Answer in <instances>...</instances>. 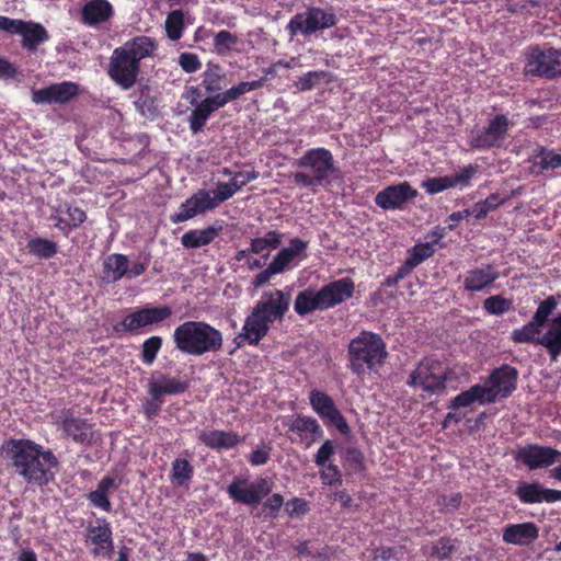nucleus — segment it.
I'll use <instances>...</instances> for the list:
<instances>
[{
  "mask_svg": "<svg viewBox=\"0 0 561 561\" xmlns=\"http://www.w3.org/2000/svg\"><path fill=\"white\" fill-rule=\"evenodd\" d=\"M290 304V294H285L280 289L263 293L243 322L241 331L234 337L237 347H241L243 344L257 346L268 334L273 324L277 320H283Z\"/></svg>",
  "mask_w": 561,
  "mask_h": 561,
  "instance_id": "nucleus-1",
  "label": "nucleus"
},
{
  "mask_svg": "<svg viewBox=\"0 0 561 561\" xmlns=\"http://www.w3.org/2000/svg\"><path fill=\"white\" fill-rule=\"evenodd\" d=\"M157 44L147 35L128 39L112 51L108 59L107 77L123 90H129L140 75L142 59L153 55Z\"/></svg>",
  "mask_w": 561,
  "mask_h": 561,
  "instance_id": "nucleus-2",
  "label": "nucleus"
},
{
  "mask_svg": "<svg viewBox=\"0 0 561 561\" xmlns=\"http://www.w3.org/2000/svg\"><path fill=\"white\" fill-rule=\"evenodd\" d=\"M5 451L12 460L15 472L28 483L46 484L47 470L58 467V459L51 450L44 451L31 439L11 438L7 442Z\"/></svg>",
  "mask_w": 561,
  "mask_h": 561,
  "instance_id": "nucleus-3",
  "label": "nucleus"
},
{
  "mask_svg": "<svg viewBox=\"0 0 561 561\" xmlns=\"http://www.w3.org/2000/svg\"><path fill=\"white\" fill-rule=\"evenodd\" d=\"M388 357L387 345L378 333L363 330L347 345V369L363 378L381 368Z\"/></svg>",
  "mask_w": 561,
  "mask_h": 561,
  "instance_id": "nucleus-4",
  "label": "nucleus"
},
{
  "mask_svg": "<svg viewBox=\"0 0 561 561\" xmlns=\"http://www.w3.org/2000/svg\"><path fill=\"white\" fill-rule=\"evenodd\" d=\"M174 347L190 356L217 353L222 347V333L205 321H186L174 328Z\"/></svg>",
  "mask_w": 561,
  "mask_h": 561,
  "instance_id": "nucleus-5",
  "label": "nucleus"
},
{
  "mask_svg": "<svg viewBox=\"0 0 561 561\" xmlns=\"http://www.w3.org/2000/svg\"><path fill=\"white\" fill-rule=\"evenodd\" d=\"M295 164L301 169L294 173V182L300 187L316 188L340 173L334 156L324 147L306 150Z\"/></svg>",
  "mask_w": 561,
  "mask_h": 561,
  "instance_id": "nucleus-6",
  "label": "nucleus"
},
{
  "mask_svg": "<svg viewBox=\"0 0 561 561\" xmlns=\"http://www.w3.org/2000/svg\"><path fill=\"white\" fill-rule=\"evenodd\" d=\"M339 16L333 9H322L319 7H307L301 13H295L285 31L290 37L313 36L319 32L336 26Z\"/></svg>",
  "mask_w": 561,
  "mask_h": 561,
  "instance_id": "nucleus-7",
  "label": "nucleus"
},
{
  "mask_svg": "<svg viewBox=\"0 0 561 561\" xmlns=\"http://www.w3.org/2000/svg\"><path fill=\"white\" fill-rule=\"evenodd\" d=\"M448 378V368L444 363L433 356H427L421 359L411 371L407 385L430 393H437L446 389Z\"/></svg>",
  "mask_w": 561,
  "mask_h": 561,
  "instance_id": "nucleus-8",
  "label": "nucleus"
},
{
  "mask_svg": "<svg viewBox=\"0 0 561 561\" xmlns=\"http://www.w3.org/2000/svg\"><path fill=\"white\" fill-rule=\"evenodd\" d=\"M0 31L11 36H21V47L30 53H36L39 45L50 39L46 28L41 23L32 20L0 15Z\"/></svg>",
  "mask_w": 561,
  "mask_h": 561,
  "instance_id": "nucleus-9",
  "label": "nucleus"
},
{
  "mask_svg": "<svg viewBox=\"0 0 561 561\" xmlns=\"http://www.w3.org/2000/svg\"><path fill=\"white\" fill-rule=\"evenodd\" d=\"M54 424L62 432L64 437L76 444L90 447L95 443L94 424L77 415L73 409H62L54 415Z\"/></svg>",
  "mask_w": 561,
  "mask_h": 561,
  "instance_id": "nucleus-10",
  "label": "nucleus"
},
{
  "mask_svg": "<svg viewBox=\"0 0 561 561\" xmlns=\"http://www.w3.org/2000/svg\"><path fill=\"white\" fill-rule=\"evenodd\" d=\"M526 75L554 79L561 77V49L535 46L528 50Z\"/></svg>",
  "mask_w": 561,
  "mask_h": 561,
  "instance_id": "nucleus-11",
  "label": "nucleus"
},
{
  "mask_svg": "<svg viewBox=\"0 0 561 561\" xmlns=\"http://www.w3.org/2000/svg\"><path fill=\"white\" fill-rule=\"evenodd\" d=\"M273 481L268 478H259L249 484L247 479L234 478L227 488V494L234 502L248 506H256L271 494Z\"/></svg>",
  "mask_w": 561,
  "mask_h": 561,
  "instance_id": "nucleus-12",
  "label": "nucleus"
},
{
  "mask_svg": "<svg viewBox=\"0 0 561 561\" xmlns=\"http://www.w3.org/2000/svg\"><path fill=\"white\" fill-rule=\"evenodd\" d=\"M172 316V308L168 305L150 306L138 308L122 320L116 331L138 332L141 328L158 325Z\"/></svg>",
  "mask_w": 561,
  "mask_h": 561,
  "instance_id": "nucleus-13",
  "label": "nucleus"
},
{
  "mask_svg": "<svg viewBox=\"0 0 561 561\" xmlns=\"http://www.w3.org/2000/svg\"><path fill=\"white\" fill-rule=\"evenodd\" d=\"M518 370L511 365H502L494 368L486 381H484V390H486L488 403H494L499 398H507L517 388Z\"/></svg>",
  "mask_w": 561,
  "mask_h": 561,
  "instance_id": "nucleus-14",
  "label": "nucleus"
},
{
  "mask_svg": "<svg viewBox=\"0 0 561 561\" xmlns=\"http://www.w3.org/2000/svg\"><path fill=\"white\" fill-rule=\"evenodd\" d=\"M515 460L530 471L538 469H546L554 466L556 463L561 465V451L549 446H541L538 444H528L520 447L515 451Z\"/></svg>",
  "mask_w": 561,
  "mask_h": 561,
  "instance_id": "nucleus-15",
  "label": "nucleus"
},
{
  "mask_svg": "<svg viewBox=\"0 0 561 561\" xmlns=\"http://www.w3.org/2000/svg\"><path fill=\"white\" fill-rule=\"evenodd\" d=\"M216 207H218V204L213 197V192L199 188L178 207V211L170 216V222H186L198 215L214 210Z\"/></svg>",
  "mask_w": 561,
  "mask_h": 561,
  "instance_id": "nucleus-16",
  "label": "nucleus"
},
{
  "mask_svg": "<svg viewBox=\"0 0 561 561\" xmlns=\"http://www.w3.org/2000/svg\"><path fill=\"white\" fill-rule=\"evenodd\" d=\"M512 123L505 115H496L490 119L484 128L478 130L470 139L472 148L478 150H489L500 147L510 131Z\"/></svg>",
  "mask_w": 561,
  "mask_h": 561,
  "instance_id": "nucleus-17",
  "label": "nucleus"
},
{
  "mask_svg": "<svg viewBox=\"0 0 561 561\" xmlns=\"http://www.w3.org/2000/svg\"><path fill=\"white\" fill-rule=\"evenodd\" d=\"M309 404L314 412L330 424L335 426L340 433L346 435L350 433V426L342 412L336 408L334 400L324 391L313 389L309 392Z\"/></svg>",
  "mask_w": 561,
  "mask_h": 561,
  "instance_id": "nucleus-18",
  "label": "nucleus"
},
{
  "mask_svg": "<svg viewBox=\"0 0 561 561\" xmlns=\"http://www.w3.org/2000/svg\"><path fill=\"white\" fill-rule=\"evenodd\" d=\"M85 543L93 546L92 556L110 557L115 548L111 525L105 517H98L85 528Z\"/></svg>",
  "mask_w": 561,
  "mask_h": 561,
  "instance_id": "nucleus-19",
  "label": "nucleus"
},
{
  "mask_svg": "<svg viewBox=\"0 0 561 561\" xmlns=\"http://www.w3.org/2000/svg\"><path fill=\"white\" fill-rule=\"evenodd\" d=\"M79 84L73 81H61L48 87L33 90L32 101L35 104H66L79 95Z\"/></svg>",
  "mask_w": 561,
  "mask_h": 561,
  "instance_id": "nucleus-20",
  "label": "nucleus"
},
{
  "mask_svg": "<svg viewBox=\"0 0 561 561\" xmlns=\"http://www.w3.org/2000/svg\"><path fill=\"white\" fill-rule=\"evenodd\" d=\"M416 195V190L408 181H403L399 184L388 185L377 193L374 203L385 210L402 209Z\"/></svg>",
  "mask_w": 561,
  "mask_h": 561,
  "instance_id": "nucleus-21",
  "label": "nucleus"
},
{
  "mask_svg": "<svg viewBox=\"0 0 561 561\" xmlns=\"http://www.w3.org/2000/svg\"><path fill=\"white\" fill-rule=\"evenodd\" d=\"M500 273L492 263H483L469 268L462 276V288L469 293L484 291L492 288L499 279Z\"/></svg>",
  "mask_w": 561,
  "mask_h": 561,
  "instance_id": "nucleus-22",
  "label": "nucleus"
},
{
  "mask_svg": "<svg viewBox=\"0 0 561 561\" xmlns=\"http://www.w3.org/2000/svg\"><path fill=\"white\" fill-rule=\"evenodd\" d=\"M287 427L294 434L290 437L291 442L302 444L306 448H309L323 435V430L313 416L298 414L287 424Z\"/></svg>",
  "mask_w": 561,
  "mask_h": 561,
  "instance_id": "nucleus-23",
  "label": "nucleus"
},
{
  "mask_svg": "<svg viewBox=\"0 0 561 561\" xmlns=\"http://www.w3.org/2000/svg\"><path fill=\"white\" fill-rule=\"evenodd\" d=\"M317 293L323 309L327 310L348 300L354 294V283L350 277H344L323 285Z\"/></svg>",
  "mask_w": 561,
  "mask_h": 561,
  "instance_id": "nucleus-24",
  "label": "nucleus"
},
{
  "mask_svg": "<svg viewBox=\"0 0 561 561\" xmlns=\"http://www.w3.org/2000/svg\"><path fill=\"white\" fill-rule=\"evenodd\" d=\"M243 437L233 431L210 430L203 431L198 440L209 449L221 451L236 448L243 442Z\"/></svg>",
  "mask_w": 561,
  "mask_h": 561,
  "instance_id": "nucleus-25",
  "label": "nucleus"
},
{
  "mask_svg": "<svg viewBox=\"0 0 561 561\" xmlns=\"http://www.w3.org/2000/svg\"><path fill=\"white\" fill-rule=\"evenodd\" d=\"M190 387L188 381L180 378L171 377L167 374L154 373L149 380V394L154 396H173L185 392Z\"/></svg>",
  "mask_w": 561,
  "mask_h": 561,
  "instance_id": "nucleus-26",
  "label": "nucleus"
},
{
  "mask_svg": "<svg viewBox=\"0 0 561 561\" xmlns=\"http://www.w3.org/2000/svg\"><path fill=\"white\" fill-rule=\"evenodd\" d=\"M539 537V528L533 522L511 524L503 529L502 540L516 546L531 545Z\"/></svg>",
  "mask_w": 561,
  "mask_h": 561,
  "instance_id": "nucleus-27",
  "label": "nucleus"
},
{
  "mask_svg": "<svg viewBox=\"0 0 561 561\" xmlns=\"http://www.w3.org/2000/svg\"><path fill=\"white\" fill-rule=\"evenodd\" d=\"M538 345L546 348L550 362L559 360L561 356V312L549 320L546 331L540 335Z\"/></svg>",
  "mask_w": 561,
  "mask_h": 561,
  "instance_id": "nucleus-28",
  "label": "nucleus"
},
{
  "mask_svg": "<svg viewBox=\"0 0 561 561\" xmlns=\"http://www.w3.org/2000/svg\"><path fill=\"white\" fill-rule=\"evenodd\" d=\"M192 107L193 110L187 118L192 135H197L203 131L211 115L220 108L213 96H205L201 103Z\"/></svg>",
  "mask_w": 561,
  "mask_h": 561,
  "instance_id": "nucleus-29",
  "label": "nucleus"
},
{
  "mask_svg": "<svg viewBox=\"0 0 561 561\" xmlns=\"http://www.w3.org/2000/svg\"><path fill=\"white\" fill-rule=\"evenodd\" d=\"M128 259L122 253H112L102 262L101 280L104 284H115L126 277Z\"/></svg>",
  "mask_w": 561,
  "mask_h": 561,
  "instance_id": "nucleus-30",
  "label": "nucleus"
},
{
  "mask_svg": "<svg viewBox=\"0 0 561 561\" xmlns=\"http://www.w3.org/2000/svg\"><path fill=\"white\" fill-rule=\"evenodd\" d=\"M160 92L149 85L139 89V95L134 102L139 114L148 119H154L160 114Z\"/></svg>",
  "mask_w": 561,
  "mask_h": 561,
  "instance_id": "nucleus-31",
  "label": "nucleus"
},
{
  "mask_svg": "<svg viewBox=\"0 0 561 561\" xmlns=\"http://www.w3.org/2000/svg\"><path fill=\"white\" fill-rule=\"evenodd\" d=\"M113 14L107 0H89L81 10V20L85 25L94 26L106 22Z\"/></svg>",
  "mask_w": 561,
  "mask_h": 561,
  "instance_id": "nucleus-32",
  "label": "nucleus"
},
{
  "mask_svg": "<svg viewBox=\"0 0 561 561\" xmlns=\"http://www.w3.org/2000/svg\"><path fill=\"white\" fill-rule=\"evenodd\" d=\"M265 77H261L252 81H241L238 84L232 85L230 89H227L225 92L211 95V98L216 101L219 107H225L229 102L241 98L243 94L259 90L263 87Z\"/></svg>",
  "mask_w": 561,
  "mask_h": 561,
  "instance_id": "nucleus-33",
  "label": "nucleus"
},
{
  "mask_svg": "<svg viewBox=\"0 0 561 561\" xmlns=\"http://www.w3.org/2000/svg\"><path fill=\"white\" fill-rule=\"evenodd\" d=\"M221 231L220 226L210 225L204 229H191L183 234L181 243L186 249L208 245L216 240Z\"/></svg>",
  "mask_w": 561,
  "mask_h": 561,
  "instance_id": "nucleus-34",
  "label": "nucleus"
},
{
  "mask_svg": "<svg viewBox=\"0 0 561 561\" xmlns=\"http://www.w3.org/2000/svg\"><path fill=\"white\" fill-rule=\"evenodd\" d=\"M457 538L450 536H440L435 541L424 545L422 552L424 556L438 561L450 559L457 551Z\"/></svg>",
  "mask_w": 561,
  "mask_h": 561,
  "instance_id": "nucleus-35",
  "label": "nucleus"
},
{
  "mask_svg": "<svg viewBox=\"0 0 561 561\" xmlns=\"http://www.w3.org/2000/svg\"><path fill=\"white\" fill-rule=\"evenodd\" d=\"M486 398L488 396L485 394L484 387L481 385H474L454 397L448 408L456 411L461 408H470L474 402H479L480 404H489L485 400Z\"/></svg>",
  "mask_w": 561,
  "mask_h": 561,
  "instance_id": "nucleus-36",
  "label": "nucleus"
},
{
  "mask_svg": "<svg viewBox=\"0 0 561 561\" xmlns=\"http://www.w3.org/2000/svg\"><path fill=\"white\" fill-rule=\"evenodd\" d=\"M294 309L300 317H305L316 310H324L317 290L312 288H306L298 293Z\"/></svg>",
  "mask_w": 561,
  "mask_h": 561,
  "instance_id": "nucleus-37",
  "label": "nucleus"
},
{
  "mask_svg": "<svg viewBox=\"0 0 561 561\" xmlns=\"http://www.w3.org/2000/svg\"><path fill=\"white\" fill-rule=\"evenodd\" d=\"M194 476L192 463L185 458H175L171 465L170 481L174 486L188 485Z\"/></svg>",
  "mask_w": 561,
  "mask_h": 561,
  "instance_id": "nucleus-38",
  "label": "nucleus"
},
{
  "mask_svg": "<svg viewBox=\"0 0 561 561\" xmlns=\"http://www.w3.org/2000/svg\"><path fill=\"white\" fill-rule=\"evenodd\" d=\"M542 328L531 319L525 325L514 329L511 339L515 344L538 345Z\"/></svg>",
  "mask_w": 561,
  "mask_h": 561,
  "instance_id": "nucleus-39",
  "label": "nucleus"
},
{
  "mask_svg": "<svg viewBox=\"0 0 561 561\" xmlns=\"http://www.w3.org/2000/svg\"><path fill=\"white\" fill-rule=\"evenodd\" d=\"M283 234L277 230H270L262 238H255L250 245V252L262 254L263 257L270 255L271 250L276 249L282 243Z\"/></svg>",
  "mask_w": 561,
  "mask_h": 561,
  "instance_id": "nucleus-40",
  "label": "nucleus"
},
{
  "mask_svg": "<svg viewBox=\"0 0 561 561\" xmlns=\"http://www.w3.org/2000/svg\"><path fill=\"white\" fill-rule=\"evenodd\" d=\"M202 87L208 96L220 93L226 75L219 65L209 66L202 76Z\"/></svg>",
  "mask_w": 561,
  "mask_h": 561,
  "instance_id": "nucleus-41",
  "label": "nucleus"
},
{
  "mask_svg": "<svg viewBox=\"0 0 561 561\" xmlns=\"http://www.w3.org/2000/svg\"><path fill=\"white\" fill-rule=\"evenodd\" d=\"M27 251L41 260H49L57 254L58 247L56 242L50 240L34 238L28 241Z\"/></svg>",
  "mask_w": 561,
  "mask_h": 561,
  "instance_id": "nucleus-42",
  "label": "nucleus"
},
{
  "mask_svg": "<svg viewBox=\"0 0 561 561\" xmlns=\"http://www.w3.org/2000/svg\"><path fill=\"white\" fill-rule=\"evenodd\" d=\"M238 41L237 35L227 30H221L213 37L214 53L217 56H231L232 49Z\"/></svg>",
  "mask_w": 561,
  "mask_h": 561,
  "instance_id": "nucleus-43",
  "label": "nucleus"
},
{
  "mask_svg": "<svg viewBox=\"0 0 561 561\" xmlns=\"http://www.w3.org/2000/svg\"><path fill=\"white\" fill-rule=\"evenodd\" d=\"M343 466L347 473H359L365 470V457L360 449L356 447H347L344 449Z\"/></svg>",
  "mask_w": 561,
  "mask_h": 561,
  "instance_id": "nucleus-44",
  "label": "nucleus"
},
{
  "mask_svg": "<svg viewBox=\"0 0 561 561\" xmlns=\"http://www.w3.org/2000/svg\"><path fill=\"white\" fill-rule=\"evenodd\" d=\"M185 28L184 13L182 10H174L167 15L165 32L171 41H178L183 36Z\"/></svg>",
  "mask_w": 561,
  "mask_h": 561,
  "instance_id": "nucleus-45",
  "label": "nucleus"
},
{
  "mask_svg": "<svg viewBox=\"0 0 561 561\" xmlns=\"http://www.w3.org/2000/svg\"><path fill=\"white\" fill-rule=\"evenodd\" d=\"M542 485L539 482H520L516 488L515 494L522 503H540Z\"/></svg>",
  "mask_w": 561,
  "mask_h": 561,
  "instance_id": "nucleus-46",
  "label": "nucleus"
},
{
  "mask_svg": "<svg viewBox=\"0 0 561 561\" xmlns=\"http://www.w3.org/2000/svg\"><path fill=\"white\" fill-rule=\"evenodd\" d=\"M482 307L490 314L502 316L513 308V301L502 295H494L484 299Z\"/></svg>",
  "mask_w": 561,
  "mask_h": 561,
  "instance_id": "nucleus-47",
  "label": "nucleus"
},
{
  "mask_svg": "<svg viewBox=\"0 0 561 561\" xmlns=\"http://www.w3.org/2000/svg\"><path fill=\"white\" fill-rule=\"evenodd\" d=\"M330 80V73L327 71H309L302 77L298 78L296 87L299 91L306 92L313 90L322 81L328 82Z\"/></svg>",
  "mask_w": 561,
  "mask_h": 561,
  "instance_id": "nucleus-48",
  "label": "nucleus"
},
{
  "mask_svg": "<svg viewBox=\"0 0 561 561\" xmlns=\"http://www.w3.org/2000/svg\"><path fill=\"white\" fill-rule=\"evenodd\" d=\"M163 345V340L159 335H152L145 340L141 346V360L146 365H151L159 352L161 351V347Z\"/></svg>",
  "mask_w": 561,
  "mask_h": 561,
  "instance_id": "nucleus-49",
  "label": "nucleus"
},
{
  "mask_svg": "<svg viewBox=\"0 0 561 561\" xmlns=\"http://www.w3.org/2000/svg\"><path fill=\"white\" fill-rule=\"evenodd\" d=\"M559 306V301L556 296H548L545 300H542L533 317V320L545 327L548 323V318L550 314L554 312L557 307Z\"/></svg>",
  "mask_w": 561,
  "mask_h": 561,
  "instance_id": "nucleus-50",
  "label": "nucleus"
},
{
  "mask_svg": "<svg viewBox=\"0 0 561 561\" xmlns=\"http://www.w3.org/2000/svg\"><path fill=\"white\" fill-rule=\"evenodd\" d=\"M434 253L435 248L433 243H415L409 250V256L407 259L417 266L433 256Z\"/></svg>",
  "mask_w": 561,
  "mask_h": 561,
  "instance_id": "nucleus-51",
  "label": "nucleus"
},
{
  "mask_svg": "<svg viewBox=\"0 0 561 561\" xmlns=\"http://www.w3.org/2000/svg\"><path fill=\"white\" fill-rule=\"evenodd\" d=\"M536 159L535 164L542 170H556L561 167V154L553 150L541 148Z\"/></svg>",
  "mask_w": 561,
  "mask_h": 561,
  "instance_id": "nucleus-52",
  "label": "nucleus"
},
{
  "mask_svg": "<svg viewBox=\"0 0 561 561\" xmlns=\"http://www.w3.org/2000/svg\"><path fill=\"white\" fill-rule=\"evenodd\" d=\"M320 479L324 485L328 486H340L342 485V472L339 467L334 463H328L325 467H321Z\"/></svg>",
  "mask_w": 561,
  "mask_h": 561,
  "instance_id": "nucleus-53",
  "label": "nucleus"
},
{
  "mask_svg": "<svg viewBox=\"0 0 561 561\" xmlns=\"http://www.w3.org/2000/svg\"><path fill=\"white\" fill-rule=\"evenodd\" d=\"M422 186L430 195H435L453 187L449 176L431 178L423 182Z\"/></svg>",
  "mask_w": 561,
  "mask_h": 561,
  "instance_id": "nucleus-54",
  "label": "nucleus"
},
{
  "mask_svg": "<svg viewBox=\"0 0 561 561\" xmlns=\"http://www.w3.org/2000/svg\"><path fill=\"white\" fill-rule=\"evenodd\" d=\"M501 203H502V201H500V197L497 194H491L483 202H478L474 206L476 218L477 219L484 218L491 211L495 210L500 206Z\"/></svg>",
  "mask_w": 561,
  "mask_h": 561,
  "instance_id": "nucleus-55",
  "label": "nucleus"
},
{
  "mask_svg": "<svg viewBox=\"0 0 561 561\" xmlns=\"http://www.w3.org/2000/svg\"><path fill=\"white\" fill-rule=\"evenodd\" d=\"M478 172V165L477 164H469L465 167L462 170L457 172L455 175L449 176L453 182V187L456 185H459L461 187H467L470 185L473 176Z\"/></svg>",
  "mask_w": 561,
  "mask_h": 561,
  "instance_id": "nucleus-56",
  "label": "nucleus"
},
{
  "mask_svg": "<svg viewBox=\"0 0 561 561\" xmlns=\"http://www.w3.org/2000/svg\"><path fill=\"white\" fill-rule=\"evenodd\" d=\"M308 512V503L302 497L295 496L285 503V513L290 517L304 516Z\"/></svg>",
  "mask_w": 561,
  "mask_h": 561,
  "instance_id": "nucleus-57",
  "label": "nucleus"
},
{
  "mask_svg": "<svg viewBox=\"0 0 561 561\" xmlns=\"http://www.w3.org/2000/svg\"><path fill=\"white\" fill-rule=\"evenodd\" d=\"M259 176L260 173L254 169L250 171H239L232 175L230 183L232 187L236 188L237 193L239 190L242 188V186L247 185L251 181H256Z\"/></svg>",
  "mask_w": 561,
  "mask_h": 561,
  "instance_id": "nucleus-58",
  "label": "nucleus"
},
{
  "mask_svg": "<svg viewBox=\"0 0 561 561\" xmlns=\"http://www.w3.org/2000/svg\"><path fill=\"white\" fill-rule=\"evenodd\" d=\"M335 455V445L332 440L327 439L314 456V463L318 467H325L331 457Z\"/></svg>",
  "mask_w": 561,
  "mask_h": 561,
  "instance_id": "nucleus-59",
  "label": "nucleus"
},
{
  "mask_svg": "<svg viewBox=\"0 0 561 561\" xmlns=\"http://www.w3.org/2000/svg\"><path fill=\"white\" fill-rule=\"evenodd\" d=\"M211 192L215 202L219 205L229 201L236 194V188L232 187L230 182L219 181Z\"/></svg>",
  "mask_w": 561,
  "mask_h": 561,
  "instance_id": "nucleus-60",
  "label": "nucleus"
},
{
  "mask_svg": "<svg viewBox=\"0 0 561 561\" xmlns=\"http://www.w3.org/2000/svg\"><path fill=\"white\" fill-rule=\"evenodd\" d=\"M178 64H180L183 71L186 73H194L203 66L198 56L191 53L181 54L180 59H178Z\"/></svg>",
  "mask_w": 561,
  "mask_h": 561,
  "instance_id": "nucleus-61",
  "label": "nucleus"
},
{
  "mask_svg": "<svg viewBox=\"0 0 561 561\" xmlns=\"http://www.w3.org/2000/svg\"><path fill=\"white\" fill-rule=\"evenodd\" d=\"M87 499L91 505L96 508L102 510L105 513H110L112 511V505L108 499V494L101 493L99 491H93L87 494Z\"/></svg>",
  "mask_w": 561,
  "mask_h": 561,
  "instance_id": "nucleus-62",
  "label": "nucleus"
},
{
  "mask_svg": "<svg viewBox=\"0 0 561 561\" xmlns=\"http://www.w3.org/2000/svg\"><path fill=\"white\" fill-rule=\"evenodd\" d=\"M271 453L272 447L263 446L252 450L248 457V460L253 467L263 466L270 461Z\"/></svg>",
  "mask_w": 561,
  "mask_h": 561,
  "instance_id": "nucleus-63",
  "label": "nucleus"
},
{
  "mask_svg": "<svg viewBox=\"0 0 561 561\" xmlns=\"http://www.w3.org/2000/svg\"><path fill=\"white\" fill-rule=\"evenodd\" d=\"M283 505V495L280 493H273L263 502V511L268 513L270 516L276 517Z\"/></svg>",
  "mask_w": 561,
  "mask_h": 561,
  "instance_id": "nucleus-64",
  "label": "nucleus"
}]
</instances>
